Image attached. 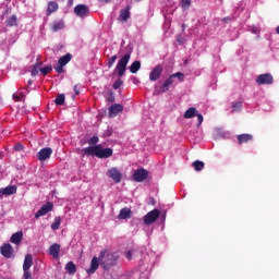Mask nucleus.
Returning a JSON list of instances; mask_svg holds the SVG:
<instances>
[{"label":"nucleus","instance_id":"nucleus-44","mask_svg":"<svg viewBox=\"0 0 279 279\" xmlns=\"http://www.w3.org/2000/svg\"><path fill=\"white\" fill-rule=\"evenodd\" d=\"M13 99L15 101H22V97L21 96H16L15 94L13 95Z\"/></svg>","mask_w":279,"mask_h":279},{"label":"nucleus","instance_id":"nucleus-53","mask_svg":"<svg viewBox=\"0 0 279 279\" xmlns=\"http://www.w3.org/2000/svg\"><path fill=\"white\" fill-rule=\"evenodd\" d=\"M136 2H142V0H135Z\"/></svg>","mask_w":279,"mask_h":279},{"label":"nucleus","instance_id":"nucleus-27","mask_svg":"<svg viewBox=\"0 0 279 279\" xmlns=\"http://www.w3.org/2000/svg\"><path fill=\"white\" fill-rule=\"evenodd\" d=\"M7 26L8 27H17L19 26V19L16 17V15H11L7 20Z\"/></svg>","mask_w":279,"mask_h":279},{"label":"nucleus","instance_id":"nucleus-54","mask_svg":"<svg viewBox=\"0 0 279 279\" xmlns=\"http://www.w3.org/2000/svg\"><path fill=\"white\" fill-rule=\"evenodd\" d=\"M5 1L11 2V0H5Z\"/></svg>","mask_w":279,"mask_h":279},{"label":"nucleus","instance_id":"nucleus-30","mask_svg":"<svg viewBox=\"0 0 279 279\" xmlns=\"http://www.w3.org/2000/svg\"><path fill=\"white\" fill-rule=\"evenodd\" d=\"M192 166L194 167L195 171H202L203 169H205V162L201 160L193 161Z\"/></svg>","mask_w":279,"mask_h":279},{"label":"nucleus","instance_id":"nucleus-28","mask_svg":"<svg viewBox=\"0 0 279 279\" xmlns=\"http://www.w3.org/2000/svg\"><path fill=\"white\" fill-rule=\"evenodd\" d=\"M141 68H142L141 61H133L129 70L132 74H135L141 70Z\"/></svg>","mask_w":279,"mask_h":279},{"label":"nucleus","instance_id":"nucleus-45","mask_svg":"<svg viewBox=\"0 0 279 279\" xmlns=\"http://www.w3.org/2000/svg\"><path fill=\"white\" fill-rule=\"evenodd\" d=\"M74 94L80 95V89L77 85H74Z\"/></svg>","mask_w":279,"mask_h":279},{"label":"nucleus","instance_id":"nucleus-47","mask_svg":"<svg viewBox=\"0 0 279 279\" xmlns=\"http://www.w3.org/2000/svg\"><path fill=\"white\" fill-rule=\"evenodd\" d=\"M223 22L229 23L231 21V17H225L222 19Z\"/></svg>","mask_w":279,"mask_h":279},{"label":"nucleus","instance_id":"nucleus-46","mask_svg":"<svg viewBox=\"0 0 279 279\" xmlns=\"http://www.w3.org/2000/svg\"><path fill=\"white\" fill-rule=\"evenodd\" d=\"M108 101H110V102H113L114 101V96H113V94L111 93V95H109V97H108Z\"/></svg>","mask_w":279,"mask_h":279},{"label":"nucleus","instance_id":"nucleus-14","mask_svg":"<svg viewBox=\"0 0 279 279\" xmlns=\"http://www.w3.org/2000/svg\"><path fill=\"white\" fill-rule=\"evenodd\" d=\"M124 111V106L121 104H113L108 108L109 117L113 118Z\"/></svg>","mask_w":279,"mask_h":279},{"label":"nucleus","instance_id":"nucleus-16","mask_svg":"<svg viewBox=\"0 0 279 279\" xmlns=\"http://www.w3.org/2000/svg\"><path fill=\"white\" fill-rule=\"evenodd\" d=\"M161 73H162V66L160 64L156 65L150 73V76H149L150 81L153 82L158 81L161 76Z\"/></svg>","mask_w":279,"mask_h":279},{"label":"nucleus","instance_id":"nucleus-8","mask_svg":"<svg viewBox=\"0 0 279 279\" xmlns=\"http://www.w3.org/2000/svg\"><path fill=\"white\" fill-rule=\"evenodd\" d=\"M256 83L258 86L263 85H272L274 84V76L270 73L260 74L256 78Z\"/></svg>","mask_w":279,"mask_h":279},{"label":"nucleus","instance_id":"nucleus-15","mask_svg":"<svg viewBox=\"0 0 279 279\" xmlns=\"http://www.w3.org/2000/svg\"><path fill=\"white\" fill-rule=\"evenodd\" d=\"M16 193V186L15 185H9L8 187H0V197L3 196H11Z\"/></svg>","mask_w":279,"mask_h":279},{"label":"nucleus","instance_id":"nucleus-34","mask_svg":"<svg viewBox=\"0 0 279 279\" xmlns=\"http://www.w3.org/2000/svg\"><path fill=\"white\" fill-rule=\"evenodd\" d=\"M40 73L46 76L48 73H51L52 72V65L51 64H48L46 66H44L43 69L39 70Z\"/></svg>","mask_w":279,"mask_h":279},{"label":"nucleus","instance_id":"nucleus-49","mask_svg":"<svg viewBox=\"0 0 279 279\" xmlns=\"http://www.w3.org/2000/svg\"><path fill=\"white\" fill-rule=\"evenodd\" d=\"M73 0H68V5L72 7Z\"/></svg>","mask_w":279,"mask_h":279},{"label":"nucleus","instance_id":"nucleus-23","mask_svg":"<svg viewBox=\"0 0 279 279\" xmlns=\"http://www.w3.org/2000/svg\"><path fill=\"white\" fill-rule=\"evenodd\" d=\"M65 270H66L68 275L74 276L77 271L76 264L74 262L66 263L65 264Z\"/></svg>","mask_w":279,"mask_h":279},{"label":"nucleus","instance_id":"nucleus-19","mask_svg":"<svg viewBox=\"0 0 279 279\" xmlns=\"http://www.w3.org/2000/svg\"><path fill=\"white\" fill-rule=\"evenodd\" d=\"M64 26H65L64 21L59 20V21H54V22L51 23L50 29H51V32L57 33V32H60V31L64 29Z\"/></svg>","mask_w":279,"mask_h":279},{"label":"nucleus","instance_id":"nucleus-2","mask_svg":"<svg viewBox=\"0 0 279 279\" xmlns=\"http://www.w3.org/2000/svg\"><path fill=\"white\" fill-rule=\"evenodd\" d=\"M98 257H99L100 266H102L105 270H109L110 268L117 265V262L119 259V254L117 252H110L108 250H104V251H100Z\"/></svg>","mask_w":279,"mask_h":279},{"label":"nucleus","instance_id":"nucleus-22","mask_svg":"<svg viewBox=\"0 0 279 279\" xmlns=\"http://www.w3.org/2000/svg\"><path fill=\"white\" fill-rule=\"evenodd\" d=\"M22 240H23V232H22V231L15 232V233H14L13 235H11V238H10V242H11V243H14V244H16V245H20L21 242H22Z\"/></svg>","mask_w":279,"mask_h":279},{"label":"nucleus","instance_id":"nucleus-32","mask_svg":"<svg viewBox=\"0 0 279 279\" xmlns=\"http://www.w3.org/2000/svg\"><path fill=\"white\" fill-rule=\"evenodd\" d=\"M117 60H118V54H113L112 57H109V58L107 59L106 65H107L109 69H111V68L113 66L114 62H117Z\"/></svg>","mask_w":279,"mask_h":279},{"label":"nucleus","instance_id":"nucleus-33","mask_svg":"<svg viewBox=\"0 0 279 279\" xmlns=\"http://www.w3.org/2000/svg\"><path fill=\"white\" fill-rule=\"evenodd\" d=\"M65 101V96L64 94H59L54 100L57 106H63Z\"/></svg>","mask_w":279,"mask_h":279},{"label":"nucleus","instance_id":"nucleus-17","mask_svg":"<svg viewBox=\"0 0 279 279\" xmlns=\"http://www.w3.org/2000/svg\"><path fill=\"white\" fill-rule=\"evenodd\" d=\"M100 259L99 257H93L90 262V268L87 270V274L94 275L97 269H99Z\"/></svg>","mask_w":279,"mask_h":279},{"label":"nucleus","instance_id":"nucleus-29","mask_svg":"<svg viewBox=\"0 0 279 279\" xmlns=\"http://www.w3.org/2000/svg\"><path fill=\"white\" fill-rule=\"evenodd\" d=\"M198 113H197V110L192 107V108H189L185 112H184V119H192L194 117H196Z\"/></svg>","mask_w":279,"mask_h":279},{"label":"nucleus","instance_id":"nucleus-18","mask_svg":"<svg viewBox=\"0 0 279 279\" xmlns=\"http://www.w3.org/2000/svg\"><path fill=\"white\" fill-rule=\"evenodd\" d=\"M60 251H61V245L51 244L49 247V255H51L52 258L58 259L60 257Z\"/></svg>","mask_w":279,"mask_h":279},{"label":"nucleus","instance_id":"nucleus-38","mask_svg":"<svg viewBox=\"0 0 279 279\" xmlns=\"http://www.w3.org/2000/svg\"><path fill=\"white\" fill-rule=\"evenodd\" d=\"M121 86H123V81H121V78L113 83V89L116 90L119 89Z\"/></svg>","mask_w":279,"mask_h":279},{"label":"nucleus","instance_id":"nucleus-41","mask_svg":"<svg viewBox=\"0 0 279 279\" xmlns=\"http://www.w3.org/2000/svg\"><path fill=\"white\" fill-rule=\"evenodd\" d=\"M196 117H197V126H199L203 122V116L201 113H196Z\"/></svg>","mask_w":279,"mask_h":279},{"label":"nucleus","instance_id":"nucleus-11","mask_svg":"<svg viewBox=\"0 0 279 279\" xmlns=\"http://www.w3.org/2000/svg\"><path fill=\"white\" fill-rule=\"evenodd\" d=\"M0 253L4 258L11 259L14 257V248L12 244H3L0 247Z\"/></svg>","mask_w":279,"mask_h":279},{"label":"nucleus","instance_id":"nucleus-9","mask_svg":"<svg viewBox=\"0 0 279 279\" xmlns=\"http://www.w3.org/2000/svg\"><path fill=\"white\" fill-rule=\"evenodd\" d=\"M149 172L144 168L137 169L135 173H133V181L143 183L146 179H148Z\"/></svg>","mask_w":279,"mask_h":279},{"label":"nucleus","instance_id":"nucleus-3","mask_svg":"<svg viewBox=\"0 0 279 279\" xmlns=\"http://www.w3.org/2000/svg\"><path fill=\"white\" fill-rule=\"evenodd\" d=\"M131 58H132V54L126 53V54H123L120 58L119 62H117L114 73L119 74L120 77L124 76V74L126 72L128 63H129Z\"/></svg>","mask_w":279,"mask_h":279},{"label":"nucleus","instance_id":"nucleus-25","mask_svg":"<svg viewBox=\"0 0 279 279\" xmlns=\"http://www.w3.org/2000/svg\"><path fill=\"white\" fill-rule=\"evenodd\" d=\"M32 266H33V256L31 254H27L24 257L23 270H29Z\"/></svg>","mask_w":279,"mask_h":279},{"label":"nucleus","instance_id":"nucleus-48","mask_svg":"<svg viewBox=\"0 0 279 279\" xmlns=\"http://www.w3.org/2000/svg\"><path fill=\"white\" fill-rule=\"evenodd\" d=\"M111 0H99L100 3H109Z\"/></svg>","mask_w":279,"mask_h":279},{"label":"nucleus","instance_id":"nucleus-10","mask_svg":"<svg viewBox=\"0 0 279 279\" xmlns=\"http://www.w3.org/2000/svg\"><path fill=\"white\" fill-rule=\"evenodd\" d=\"M107 177L111 178L116 184H119L123 179V174H121V172L116 167H112L108 170Z\"/></svg>","mask_w":279,"mask_h":279},{"label":"nucleus","instance_id":"nucleus-20","mask_svg":"<svg viewBox=\"0 0 279 279\" xmlns=\"http://www.w3.org/2000/svg\"><path fill=\"white\" fill-rule=\"evenodd\" d=\"M238 144H244V143H250L254 141V136L252 134H240L236 136Z\"/></svg>","mask_w":279,"mask_h":279},{"label":"nucleus","instance_id":"nucleus-13","mask_svg":"<svg viewBox=\"0 0 279 279\" xmlns=\"http://www.w3.org/2000/svg\"><path fill=\"white\" fill-rule=\"evenodd\" d=\"M53 154V150L51 147H45L40 149L38 154H36V158H38L39 161H46L49 159Z\"/></svg>","mask_w":279,"mask_h":279},{"label":"nucleus","instance_id":"nucleus-35","mask_svg":"<svg viewBox=\"0 0 279 279\" xmlns=\"http://www.w3.org/2000/svg\"><path fill=\"white\" fill-rule=\"evenodd\" d=\"M192 1L191 0H181V9L189 10L191 7Z\"/></svg>","mask_w":279,"mask_h":279},{"label":"nucleus","instance_id":"nucleus-12","mask_svg":"<svg viewBox=\"0 0 279 279\" xmlns=\"http://www.w3.org/2000/svg\"><path fill=\"white\" fill-rule=\"evenodd\" d=\"M74 14L77 17H88L89 8L85 4H78V5L74 7Z\"/></svg>","mask_w":279,"mask_h":279},{"label":"nucleus","instance_id":"nucleus-4","mask_svg":"<svg viewBox=\"0 0 279 279\" xmlns=\"http://www.w3.org/2000/svg\"><path fill=\"white\" fill-rule=\"evenodd\" d=\"M175 78H178L179 82H183L184 81V74L181 73V72H178L175 74H172L168 78H166V81H165V83L162 84V87H161V93L162 94L169 92V87L175 83Z\"/></svg>","mask_w":279,"mask_h":279},{"label":"nucleus","instance_id":"nucleus-31","mask_svg":"<svg viewBox=\"0 0 279 279\" xmlns=\"http://www.w3.org/2000/svg\"><path fill=\"white\" fill-rule=\"evenodd\" d=\"M62 219L60 216L54 218V222L51 223V230H58L61 227Z\"/></svg>","mask_w":279,"mask_h":279},{"label":"nucleus","instance_id":"nucleus-1","mask_svg":"<svg viewBox=\"0 0 279 279\" xmlns=\"http://www.w3.org/2000/svg\"><path fill=\"white\" fill-rule=\"evenodd\" d=\"M83 154L84 156L87 157H98L99 159H108L112 157L113 150L112 148H102L101 145H96V146H88L86 148H83Z\"/></svg>","mask_w":279,"mask_h":279},{"label":"nucleus","instance_id":"nucleus-50","mask_svg":"<svg viewBox=\"0 0 279 279\" xmlns=\"http://www.w3.org/2000/svg\"><path fill=\"white\" fill-rule=\"evenodd\" d=\"M276 32L279 35V26L276 27Z\"/></svg>","mask_w":279,"mask_h":279},{"label":"nucleus","instance_id":"nucleus-6","mask_svg":"<svg viewBox=\"0 0 279 279\" xmlns=\"http://www.w3.org/2000/svg\"><path fill=\"white\" fill-rule=\"evenodd\" d=\"M160 217V210L159 209H153L151 211L147 213L146 216H144V223L145 226H150L154 222L157 221V219Z\"/></svg>","mask_w":279,"mask_h":279},{"label":"nucleus","instance_id":"nucleus-51","mask_svg":"<svg viewBox=\"0 0 279 279\" xmlns=\"http://www.w3.org/2000/svg\"><path fill=\"white\" fill-rule=\"evenodd\" d=\"M178 41H179L180 44H182V39H181V38H178Z\"/></svg>","mask_w":279,"mask_h":279},{"label":"nucleus","instance_id":"nucleus-7","mask_svg":"<svg viewBox=\"0 0 279 279\" xmlns=\"http://www.w3.org/2000/svg\"><path fill=\"white\" fill-rule=\"evenodd\" d=\"M53 210V203L47 202V204H44L41 208L36 211L35 219H39L41 217H45L48 213H51Z\"/></svg>","mask_w":279,"mask_h":279},{"label":"nucleus","instance_id":"nucleus-40","mask_svg":"<svg viewBox=\"0 0 279 279\" xmlns=\"http://www.w3.org/2000/svg\"><path fill=\"white\" fill-rule=\"evenodd\" d=\"M23 271H24V275H23L24 279H33L32 272L29 270H23Z\"/></svg>","mask_w":279,"mask_h":279},{"label":"nucleus","instance_id":"nucleus-52","mask_svg":"<svg viewBox=\"0 0 279 279\" xmlns=\"http://www.w3.org/2000/svg\"><path fill=\"white\" fill-rule=\"evenodd\" d=\"M182 29H183V32L185 31V28H186V26H183V27H181Z\"/></svg>","mask_w":279,"mask_h":279},{"label":"nucleus","instance_id":"nucleus-24","mask_svg":"<svg viewBox=\"0 0 279 279\" xmlns=\"http://www.w3.org/2000/svg\"><path fill=\"white\" fill-rule=\"evenodd\" d=\"M132 9V7L128 5L124 9H121L120 11V20L122 22H128L129 17H130V10Z\"/></svg>","mask_w":279,"mask_h":279},{"label":"nucleus","instance_id":"nucleus-37","mask_svg":"<svg viewBox=\"0 0 279 279\" xmlns=\"http://www.w3.org/2000/svg\"><path fill=\"white\" fill-rule=\"evenodd\" d=\"M98 143H99V137L98 136H93L92 138L88 140V144L90 146H94V145H96Z\"/></svg>","mask_w":279,"mask_h":279},{"label":"nucleus","instance_id":"nucleus-5","mask_svg":"<svg viewBox=\"0 0 279 279\" xmlns=\"http://www.w3.org/2000/svg\"><path fill=\"white\" fill-rule=\"evenodd\" d=\"M72 60V54L68 53L59 58L57 66L54 70L57 73L61 74L64 72L63 66L68 65L69 62Z\"/></svg>","mask_w":279,"mask_h":279},{"label":"nucleus","instance_id":"nucleus-26","mask_svg":"<svg viewBox=\"0 0 279 279\" xmlns=\"http://www.w3.org/2000/svg\"><path fill=\"white\" fill-rule=\"evenodd\" d=\"M58 10V3L56 1H50L48 3L47 16H51Z\"/></svg>","mask_w":279,"mask_h":279},{"label":"nucleus","instance_id":"nucleus-43","mask_svg":"<svg viewBox=\"0 0 279 279\" xmlns=\"http://www.w3.org/2000/svg\"><path fill=\"white\" fill-rule=\"evenodd\" d=\"M126 258H128L129 260H132V259H133V251H128V252H126Z\"/></svg>","mask_w":279,"mask_h":279},{"label":"nucleus","instance_id":"nucleus-21","mask_svg":"<svg viewBox=\"0 0 279 279\" xmlns=\"http://www.w3.org/2000/svg\"><path fill=\"white\" fill-rule=\"evenodd\" d=\"M118 219H130L132 218V209L124 207L121 209L119 216H117Z\"/></svg>","mask_w":279,"mask_h":279},{"label":"nucleus","instance_id":"nucleus-42","mask_svg":"<svg viewBox=\"0 0 279 279\" xmlns=\"http://www.w3.org/2000/svg\"><path fill=\"white\" fill-rule=\"evenodd\" d=\"M14 149L17 150V151H21V150L24 149V146L19 143V144H16V145L14 146Z\"/></svg>","mask_w":279,"mask_h":279},{"label":"nucleus","instance_id":"nucleus-36","mask_svg":"<svg viewBox=\"0 0 279 279\" xmlns=\"http://www.w3.org/2000/svg\"><path fill=\"white\" fill-rule=\"evenodd\" d=\"M31 73H32V76H37V74L39 73L38 64H35L32 66Z\"/></svg>","mask_w":279,"mask_h":279},{"label":"nucleus","instance_id":"nucleus-39","mask_svg":"<svg viewBox=\"0 0 279 279\" xmlns=\"http://www.w3.org/2000/svg\"><path fill=\"white\" fill-rule=\"evenodd\" d=\"M242 107L241 102L232 104L233 112L239 111Z\"/></svg>","mask_w":279,"mask_h":279}]
</instances>
